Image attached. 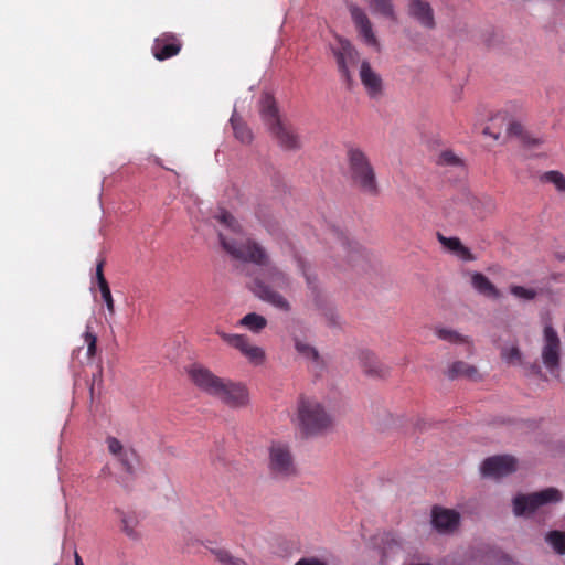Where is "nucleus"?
<instances>
[{
    "mask_svg": "<svg viewBox=\"0 0 565 565\" xmlns=\"http://www.w3.org/2000/svg\"><path fill=\"white\" fill-rule=\"evenodd\" d=\"M268 468L274 478L289 479L297 475V466L289 445L275 441L269 447Z\"/></svg>",
    "mask_w": 565,
    "mask_h": 565,
    "instance_id": "6",
    "label": "nucleus"
},
{
    "mask_svg": "<svg viewBox=\"0 0 565 565\" xmlns=\"http://www.w3.org/2000/svg\"><path fill=\"white\" fill-rule=\"evenodd\" d=\"M298 420L306 435L321 433L332 424L331 416L316 399L301 398L298 404Z\"/></svg>",
    "mask_w": 565,
    "mask_h": 565,
    "instance_id": "4",
    "label": "nucleus"
},
{
    "mask_svg": "<svg viewBox=\"0 0 565 565\" xmlns=\"http://www.w3.org/2000/svg\"><path fill=\"white\" fill-rule=\"evenodd\" d=\"M106 444L109 452L118 459L122 469L128 473H132L137 461L136 451L134 449H125L120 440L113 436L106 438Z\"/></svg>",
    "mask_w": 565,
    "mask_h": 565,
    "instance_id": "15",
    "label": "nucleus"
},
{
    "mask_svg": "<svg viewBox=\"0 0 565 565\" xmlns=\"http://www.w3.org/2000/svg\"><path fill=\"white\" fill-rule=\"evenodd\" d=\"M347 161L352 185L366 195L376 196L380 193L376 173L366 153L360 148H350Z\"/></svg>",
    "mask_w": 565,
    "mask_h": 565,
    "instance_id": "3",
    "label": "nucleus"
},
{
    "mask_svg": "<svg viewBox=\"0 0 565 565\" xmlns=\"http://www.w3.org/2000/svg\"><path fill=\"white\" fill-rule=\"evenodd\" d=\"M438 164L459 167V166H462V160L456 153H454L451 150H445L440 153V156L438 158Z\"/></svg>",
    "mask_w": 565,
    "mask_h": 565,
    "instance_id": "35",
    "label": "nucleus"
},
{
    "mask_svg": "<svg viewBox=\"0 0 565 565\" xmlns=\"http://www.w3.org/2000/svg\"><path fill=\"white\" fill-rule=\"evenodd\" d=\"M189 377L193 384L202 392L215 397L224 379L215 375L211 370L201 365L193 364L188 370Z\"/></svg>",
    "mask_w": 565,
    "mask_h": 565,
    "instance_id": "11",
    "label": "nucleus"
},
{
    "mask_svg": "<svg viewBox=\"0 0 565 565\" xmlns=\"http://www.w3.org/2000/svg\"><path fill=\"white\" fill-rule=\"evenodd\" d=\"M218 237L224 250L233 258L263 267L252 284L254 295L282 311H289L290 303L276 289L287 291L291 287V279L287 273L270 263L266 249L247 237H230L222 232Z\"/></svg>",
    "mask_w": 565,
    "mask_h": 565,
    "instance_id": "1",
    "label": "nucleus"
},
{
    "mask_svg": "<svg viewBox=\"0 0 565 565\" xmlns=\"http://www.w3.org/2000/svg\"><path fill=\"white\" fill-rule=\"evenodd\" d=\"M360 79L371 98H379L383 93V81L371 67L370 62L363 61L360 66Z\"/></svg>",
    "mask_w": 565,
    "mask_h": 565,
    "instance_id": "16",
    "label": "nucleus"
},
{
    "mask_svg": "<svg viewBox=\"0 0 565 565\" xmlns=\"http://www.w3.org/2000/svg\"><path fill=\"white\" fill-rule=\"evenodd\" d=\"M408 12L423 28L428 30L435 29L434 10L427 1L409 0Z\"/></svg>",
    "mask_w": 565,
    "mask_h": 565,
    "instance_id": "18",
    "label": "nucleus"
},
{
    "mask_svg": "<svg viewBox=\"0 0 565 565\" xmlns=\"http://www.w3.org/2000/svg\"><path fill=\"white\" fill-rule=\"evenodd\" d=\"M546 540L557 554H565V534L563 532L551 531L547 534Z\"/></svg>",
    "mask_w": 565,
    "mask_h": 565,
    "instance_id": "31",
    "label": "nucleus"
},
{
    "mask_svg": "<svg viewBox=\"0 0 565 565\" xmlns=\"http://www.w3.org/2000/svg\"><path fill=\"white\" fill-rule=\"evenodd\" d=\"M297 264H298V267L299 269L301 270L302 275L305 276L306 280H307V284L309 286V288L311 289H315V286H313V278L311 277V275L308 273L307 268H306V264H305V260L301 258V257H297Z\"/></svg>",
    "mask_w": 565,
    "mask_h": 565,
    "instance_id": "40",
    "label": "nucleus"
},
{
    "mask_svg": "<svg viewBox=\"0 0 565 565\" xmlns=\"http://www.w3.org/2000/svg\"><path fill=\"white\" fill-rule=\"evenodd\" d=\"M84 337L87 344V355L93 358L97 350V337L89 331H86Z\"/></svg>",
    "mask_w": 565,
    "mask_h": 565,
    "instance_id": "38",
    "label": "nucleus"
},
{
    "mask_svg": "<svg viewBox=\"0 0 565 565\" xmlns=\"http://www.w3.org/2000/svg\"><path fill=\"white\" fill-rule=\"evenodd\" d=\"M516 459L509 455L487 458L481 466V472L486 477L500 478L516 470Z\"/></svg>",
    "mask_w": 565,
    "mask_h": 565,
    "instance_id": "14",
    "label": "nucleus"
},
{
    "mask_svg": "<svg viewBox=\"0 0 565 565\" xmlns=\"http://www.w3.org/2000/svg\"><path fill=\"white\" fill-rule=\"evenodd\" d=\"M542 180L553 183L558 191L565 192V177L561 172L547 171L543 174Z\"/></svg>",
    "mask_w": 565,
    "mask_h": 565,
    "instance_id": "33",
    "label": "nucleus"
},
{
    "mask_svg": "<svg viewBox=\"0 0 565 565\" xmlns=\"http://www.w3.org/2000/svg\"><path fill=\"white\" fill-rule=\"evenodd\" d=\"M259 113L264 124L282 149L297 151L301 148L300 136L290 125L281 120L276 100L270 94L262 96Z\"/></svg>",
    "mask_w": 565,
    "mask_h": 565,
    "instance_id": "2",
    "label": "nucleus"
},
{
    "mask_svg": "<svg viewBox=\"0 0 565 565\" xmlns=\"http://www.w3.org/2000/svg\"><path fill=\"white\" fill-rule=\"evenodd\" d=\"M460 515L455 510L435 507L431 511V522L435 529L443 533H449L459 525Z\"/></svg>",
    "mask_w": 565,
    "mask_h": 565,
    "instance_id": "17",
    "label": "nucleus"
},
{
    "mask_svg": "<svg viewBox=\"0 0 565 565\" xmlns=\"http://www.w3.org/2000/svg\"><path fill=\"white\" fill-rule=\"evenodd\" d=\"M74 562L75 565H84L82 557L76 551L74 552Z\"/></svg>",
    "mask_w": 565,
    "mask_h": 565,
    "instance_id": "43",
    "label": "nucleus"
},
{
    "mask_svg": "<svg viewBox=\"0 0 565 565\" xmlns=\"http://www.w3.org/2000/svg\"><path fill=\"white\" fill-rule=\"evenodd\" d=\"M502 359L513 365L522 364V353L518 347L504 348L501 351Z\"/></svg>",
    "mask_w": 565,
    "mask_h": 565,
    "instance_id": "32",
    "label": "nucleus"
},
{
    "mask_svg": "<svg viewBox=\"0 0 565 565\" xmlns=\"http://www.w3.org/2000/svg\"><path fill=\"white\" fill-rule=\"evenodd\" d=\"M332 235L335 239L337 248L348 258V262H355L356 257L362 255L361 246L351 241L345 234L339 231H333Z\"/></svg>",
    "mask_w": 565,
    "mask_h": 565,
    "instance_id": "20",
    "label": "nucleus"
},
{
    "mask_svg": "<svg viewBox=\"0 0 565 565\" xmlns=\"http://www.w3.org/2000/svg\"><path fill=\"white\" fill-rule=\"evenodd\" d=\"M436 335L444 341L450 342V343H468V338L463 337L462 334L458 333L456 330L447 329V328H436L435 329Z\"/></svg>",
    "mask_w": 565,
    "mask_h": 565,
    "instance_id": "30",
    "label": "nucleus"
},
{
    "mask_svg": "<svg viewBox=\"0 0 565 565\" xmlns=\"http://www.w3.org/2000/svg\"><path fill=\"white\" fill-rule=\"evenodd\" d=\"M370 7L374 13L395 20V11L392 0H371Z\"/></svg>",
    "mask_w": 565,
    "mask_h": 565,
    "instance_id": "27",
    "label": "nucleus"
},
{
    "mask_svg": "<svg viewBox=\"0 0 565 565\" xmlns=\"http://www.w3.org/2000/svg\"><path fill=\"white\" fill-rule=\"evenodd\" d=\"M215 218L228 228L234 235H241L242 227L236 218L227 211L221 210L218 214L215 215Z\"/></svg>",
    "mask_w": 565,
    "mask_h": 565,
    "instance_id": "29",
    "label": "nucleus"
},
{
    "mask_svg": "<svg viewBox=\"0 0 565 565\" xmlns=\"http://www.w3.org/2000/svg\"><path fill=\"white\" fill-rule=\"evenodd\" d=\"M295 349L297 353L308 362L320 364V355L318 350L305 340L295 337L294 338Z\"/></svg>",
    "mask_w": 565,
    "mask_h": 565,
    "instance_id": "24",
    "label": "nucleus"
},
{
    "mask_svg": "<svg viewBox=\"0 0 565 565\" xmlns=\"http://www.w3.org/2000/svg\"><path fill=\"white\" fill-rule=\"evenodd\" d=\"M295 565H327L317 558H301Z\"/></svg>",
    "mask_w": 565,
    "mask_h": 565,
    "instance_id": "42",
    "label": "nucleus"
},
{
    "mask_svg": "<svg viewBox=\"0 0 565 565\" xmlns=\"http://www.w3.org/2000/svg\"><path fill=\"white\" fill-rule=\"evenodd\" d=\"M523 131V127L520 122L510 121L507 128V132L512 136H520Z\"/></svg>",
    "mask_w": 565,
    "mask_h": 565,
    "instance_id": "41",
    "label": "nucleus"
},
{
    "mask_svg": "<svg viewBox=\"0 0 565 565\" xmlns=\"http://www.w3.org/2000/svg\"><path fill=\"white\" fill-rule=\"evenodd\" d=\"M349 11L351 19L359 33V36L361 38L363 43L379 52L381 49L380 42L373 31L372 23L365 11L355 4H351L349 7Z\"/></svg>",
    "mask_w": 565,
    "mask_h": 565,
    "instance_id": "12",
    "label": "nucleus"
},
{
    "mask_svg": "<svg viewBox=\"0 0 565 565\" xmlns=\"http://www.w3.org/2000/svg\"><path fill=\"white\" fill-rule=\"evenodd\" d=\"M104 266H105V259L104 258H100L98 259L97 264H96V280H97V285L100 288H103L104 286H108V282L104 276Z\"/></svg>",
    "mask_w": 565,
    "mask_h": 565,
    "instance_id": "39",
    "label": "nucleus"
},
{
    "mask_svg": "<svg viewBox=\"0 0 565 565\" xmlns=\"http://www.w3.org/2000/svg\"><path fill=\"white\" fill-rule=\"evenodd\" d=\"M241 326L246 327L253 332H259L267 326V320L265 317L257 315L255 312L247 313L243 319L239 321Z\"/></svg>",
    "mask_w": 565,
    "mask_h": 565,
    "instance_id": "28",
    "label": "nucleus"
},
{
    "mask_svg": "<svg viewBox=\"0 0 565 565\" xmlns=\"http://www.w3.org/2000/svg\"><path fill=\"white\" fill-rule=\"evenodd\" d=\"M533 369L536 371V372H540V367L537 365H534Z\"/></svg>",
    "mask_w": 565,
    "mask_h": 565,
    "instance_id": "44",
    "label": "nucleus"
},
{
    "mask_svg": "<svg viewBox=\"0 0 565 565\" xmlns=\"http://www.w3.org/2000/svg\"><path fill=\"white\" fill-rule=\"evenodd\" d=\"M220 387L215 398L228 407L242 408L249 404V392L243 383L224 379Z\"/></svg>",
    "mask_w": 565,
    "mask_h": 565,
    "instance_id": "10",
    "label": "nucleus"
},
{
    "mask_svg": "<svg viewBox=\"0 0 565 565\" xmlns=\"http://www.w3.org/2000/svg\"><path fill=\"white\" fill-rule=\"evenodd\" d=\"M99 290H100V294H102V298H103V300L106 303L108 312L110 315H114L115 313V305H114V299H113V296H111V291H110L109 285L108 286H104Z\"/></svg>",
    "mask_w": 565,
    "mask_h": 565,
    "instance_id": "37",
    "label": "nucleus"
},
{
    "mask_svg": "<svg viewBox=\"0 0 565 565\" xmlns=\"http://www.w3.org/2000/svg\"><path fill=\"white\" fill-rule=\"evenodd\" d=\"M360 361L364 372L369 375L384 377L388 374V367L380 362L372 352H362Z\"/></svg>",
    "mask_w": 565,
    "mask_h": 565,
    "instance_id": "22",
    "label": "nucleus"
},
{
    "mask_svg": "<svg viewBox=\"0 0 565 565\" xmlns=\"http://www.w3.org/2000/svg\"><path fill=\"white\" fill-rule=\"evenodd\" d=\"M437 238L445 248L457 255L459 258L467 262L475 260V256L471 254L470 249L463 246L459 238L446 237L440 233L437 234Z\"/></svg>",
    "mask_w": 565,
    "mask_h": 565,
    "instance_id": "23",
    "label": "nucleus"
},
{
    "mask_svg": "<svg viewBox=\"0 0 565 565\" xmlns=\"http://www.w3.org/2000/svg\"><path fill=\"white\" fill-rule=\"evenodd\" d=\"M181 49V40L174 33L164 32L154 39L151 52L156 60L164 61L178 55Z\"/></svg>",
    "mask_w": 565,
    "mask_h": 565,
    "instance_id": "13",
    "label": "nucleus"
},
{
    "mask_svg": "<svg viewBox=\"0 0 565 565\" xmlns=\"http://www.w3.org/2000/svg\"><path fill=\"white\" fill-rule=\"evenodd\" d=\"M331 52L342 82L349 89L354 85L353 68L358 65L360 54L354 45L342 38L331 45Z\"/></svg>",
    "mask_w": 565,
    "mask_h": 565,
    "instance_id": "5",
    "label": "nucleus"
},
{
    "mask_svg": "<svg viewBox=\"0 0 565 565\" xmlns=\"http://www.w3.org/2000/svg\"><path fill=\"white\" fill-rule=\"evenodd\" d=\"M445 375L451 381L463 377L477 382L482 379L475 365L460 360L449 364L445 371Z\"/></svg>",
    "mask_w": 565,
    "mask_h": 565,
    "instance_id": "19",
    "label": "nucleus"
},
{
    "mask_svg": "<svg viewBox=\"0 0 565 565\" xmlns=\"http://www.w3.org/2000/svg\"><path fill=\"white\" fill-rule=\"evenodd\" d=\"M216 333L224 342L238 350L253 365H262L265 362V351L260 347L254 345L248 337L244 334H230L223 331H216Z\"/></svg>",
    "mask_w": 565,
    "mask_h": 565,
    "instance_id": "9",
    "label": "nucleus"
},
{
    "mask_svg": "<svg viewBox=\"0 0 565 565\" xmlns=\"http://www.w3.org/2000/svg\"><path fill=\"white\" fill-rule=\"evenodd\" d=\"M510 292L513 296H515L518 298L525 299V300H533L537 295V292L532 288H525L523 286H516V285L510 286Z\"/></svg>",
    "mask_w": 565,
    "mask_h": 565,
    "instance_id": "36",
    "label": "nucleus"
},
{
    "mask_svg": "<svg viewBox=\"0 0 565 565\" xmlns=\"http://www.w3.org/2000/svg\"><path fill=\"white\" fill-rule=\"evenodd\" d=\"M561 355L562 342L558 333L552 324H545L543 329L541 359L546 370L555 377L559 376Z\"/></svg>",
    "mask_w": 565,
    "mask_h": 565,
    "instance_id": "8",
    "label": "nucleus"
},
{
    "mask_svg": "<svg viewBox=\"0 0 565 565\" xmlns=\"http://www.w3.org/2000/svg\"><path fill=\"white\" fill-rule=\"evenodd\" d=\"M217 561L224 565H246V562L242 558L234 557L225 550H216L213 552Z\"/></svg>",
    "mask_w": 565,
    "mask_h": 565,
    "instance_id": "34",
    "label": "nucleus"
},
{
    "mask_svg": "<svg viewBox=\"0 0 565 565\" xmlns=\"http://www.w3.org/2000/svg\"><path fill=\"white\" fill-rule=\"evenodd\" d=\"M121 529L127 536L130 539L137 540L139 539V534L136 531L138 525V519L135 513H120Z\"/></svg>",
    "mask_w": 565,
    "mask_h": 565,
    "instance_id": "26",
    "label": "nucleus"
},
{
    "mask_svg": "<svg viewBox=\"0 0 565 565\" xmlns=\"http://www.w3.org/2000/svg\"><path fill=\"white\" fill-rule=\"evenodd\" d=\"M562 500V493L556 488H546L530 494H519L513 499V512L515 515H530L539 508Z\"/></svg>",
    "mask_w": 565,
    "mask_h": 565,
    "instance_id": "7",
    "label": "nucleus"
},
{
    "mask_svg": "<svg viewBox=\"0 0 565 565\" xmlns=\"http://www.w3.org/2000/svg\"><path fill=\"white\" fill-rule=\"evenodd\" d=\"M471 286L480 295L488 298L500 299L502 296L500 290L481 273L471 274Z\"/></svg>",
    "mask_w": 565,
    "mask_h": 565,
    "instance_id": "21",
    "label": "nucleus"
},
{
    "mask_svg": "<svg viewBox=\"0 0 565 565\" xmlns=\"http://www.w3.org/2000/svg\"><path fill=\"white\" fill-rule=\"evenodd\" d=\"M230 121L236 139L243 143H249L253 140L250 129L236 114H233Z\"/></svg>",
    "mask_w": 565,
    "mask_h": 565,
    "instance_id": "25",
    "label": "nucleus"
}]
</instances>
